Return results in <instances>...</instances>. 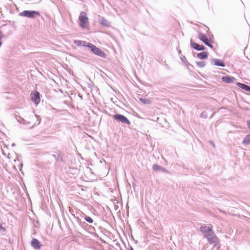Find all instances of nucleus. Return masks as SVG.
<instances>
[{"label":"nucleus","instance_id":"obj_3","mask_svg":"<svg viewBox=\"0 0 250 250\" xmlns=\"http://www.w3.org/2000/svg\"><path fill=\"white\" fill-rule=\"evenodd\" d=\"M115 120L122 122V123L126 124L128 125L130 124V121L123 115L117 114L113 116Z\"/></svg>","mask_w":250,"mask_h":250},{"label":"nucleus","instance_id":"obj_5","mask_svg":"<svg viewBox=\"0 0 250 250\" xmlns=\"http://www.w3.org/2000/svg\"><path fill=\"white\" fill-rule=\"evenodd\" d=\"M31 100L35 103L36 104H38L40 102V93L37 91H35L34 93L31 94Z\"/></svg>","mask_w":250,"mask_h":250},{"label":"nucleus","instance_id":"obj_1","mask_svg":"<svg viewBox=\"0 0 250 250\" xmlns=\"http://www.w3.org/2000/svg\"><path fill=\"white\" fill-rule=\"evenodd\" d=\"M204 236L206 237L208 242L211 244L213 245L214 246H216L219 244L218 239L212 229V226L204 227Z\"/></svg>","mask_w":250,"mask_h":250},{"label":"nucleus","instance_id":"obj_8","mask_svg":"<svg viewBox=\"0 0 250 250\" xmlns=\"http://www.w3.org/2000/svg\"><path fill=\"white\" fill-rule=\"evenodd\" d=\"M222 80L225 83H233L235 82V79L233 77L229 76H223L222 78Z\"/></svg>","mask_w":250,"mask_h":250},{"label":"nucleus","instance_id":"obj_20","mask_svg":"<svg viewBox=\"0 0 250 250\" xmlns=\"http://www.w3.org/2000/svg\"><path fill=\"white\" fill-rule=\"evenodd\" d=\"M196 63L198 65V66H199V67H202V62H197Z\"/></svg>","mask_w":250,"mask_h":250},{"label":"nucleus","instance_id":"obj_19","mask_svg":"<svg viewBox=\"0 0 250 250\" xmlns=\"http://www.w3.org/2000/svg\"><path fill=\"white\" fill-rule=\"evenodd\" d=\"M3 36V34H2V32L0 30V41H1V39L2 38ZM1 44H2V43H1V41H0V46H1Z\"/></svg>","mask_w":250,"mask_h":250},{"label":"nucleus","instance_id":"obj_12","mask_svg":"<svg viewBox=\"0 0 250 250\" xmlns=\"http://www.w3.org/2000/svg\"><path fill=\"white\" fill-rule=\"evenodd\" d=\"M243 143L245 145L250 144V135L246 136L243 141Z\"/></svg>","mask_w":250,"mask_h":250},{"label":"nucleus","instance_id":"obj_10","mask_svg":"<svg viewBox=\"0 0 250 250\" xmlns=\"http://www.w3.org/2000/svg\"><path fill=\"white\" fill-rule=\"evenodd\" d=\"M213 64L217 66H225V63L224 61L219 59H215L213 60Z\"/></svg>","mask_w":250,"mask_h":250},{"label":"nucleus","instance_id":"obj_21","mask_svg":"<svg viewBox=\"0 0 250 250\" xmlns=\"http://www.w3.org/2000/svg\"><path fill=\"white\" fill-rule=\"evenodd\" d=\"M208 57V53L206 52H204V59Z\"/></svg>","mask_w":250,"mask_h":250},{"label":"nucleus","instance_id":"obj_18","mask_svg":"<svg viewBox=\"0 0 250 250\" xmlns=\"http://www.w3.org/2000/svg\"><path fill=\"white\" fill-rule=\"evenodd\" d=\"M197 57L201 59H203V52L198 54Z\"/></svg>","mask_w":250,"mask_h":250},{"label":"nucleus","instance_id":"obj_6","mask_svg":"<svg viewBox=\"0 0 250 250\" xmlns=\"http://www.w3.org/2000/svg\"><path fill=\"white\" fill-rule=\"evenodd\" d=\"M91 51L94 54L102 57L105 58L106 57L105 53L102 51L100 48H90Z\"/></svg>","mask_w":250,"mask_h":250},{"label":"nucleus","instance_id":"obj_13","mask_svg":"<svg viewBox=\"0 0 250 250\" xmlns=\"http://www.w3.org/2000/svg\"><path fill=\"white\" fill-rule=\"evenodd\" d=\"M84 219L85 221H86L87 222L89 223H92L93 222V219L89 216H85Z\"/></svg>","mask_w":250,"mask_h":250},{"label":"nucleus","instance_id":"obj_22","mask_svg":"<svg viewBox=\"0 0 250 250\" xmlns=\"http://www.w3.org/2000/svg\"><path fill=\"white\" fill-rule=\"evenodd\" d=\"M195 48L197 50H202L203 49V48H199V47Z\"/></svg>","mask_w":250,"mask_h":250},{"label":"nucleus","instance_id":"obj_7","mask_svg":"<svg viewBox=\"0 0 250 250\" xmlns=\"http://www.w3.org/2000/svg\"><path fill=\"white\" fill-rule=\"evenodd\" d=\"M74 42L75 45L77 46H83V47H94V46L91 43H89L85 42L75 41Z\"/></svg>","mask_w":250,"mask_h":250},{"label":"nucleus","instance_id":"obj_4","mask_svg":"<svg viewBox=\"0 0 250 250\" xmlns=\"http://www.w3.org/2000/svg\"><path fill=\"white\" fill-rule=\"evenodd\" d=\"M20 15L28 18H33L34 17L35 15H39V13L35 11H24Z\"/></svg>","mask_w":250,"mask_h":250},{"label":"nucleus","instance_id":"obj_11","mask_svg":"<svg viewBox=\"0 0 250 250\" xmlns=\"http://www.w3.org/2000/svg\"><path fill=\"white\" fill-rule=\"evenodd\" d=\"M237 86H238L239 87L242 88L243 89L250 92V87L245 84L241 83H237Z\"/></svg>","mask_w":250,"mask_h":250},{"label":"nucleus","instance_id":"obj_9","mask_svg":"<svg viewBox=\"0 0 250 250\" xmlns=\"http://www.w3.org/2000/svg\"><path fill=\"white\" fill-rule=\"evenodd\" d=\"M31 246L35 249H40L41 245L40 242L36 238H33L31 242Z\"/></svg>","mask_w":250,"mask_h":250},{"label":"nucleus","instance_id":"obj_2","mask_svg":"<svg viewBox=\"0 0 250 250\" xmlns=\"http://www.w3.org/2000/svg\"><path fill=\"white\" fill-rule=\"evenodd\" d=\"M80 26L83 29H89V20L87 14L84 12L80 13L79 18Z\"/></svg>","mask_w":250,"mask_h":250},{"label":"nucleus","instance_id":"obj_16","mask_svg":"<svg viewBox=\"0 0 250 250\" xmlns=\"http://www.w3.org/2000/svg\"><path fill=\"white\" fill-rule=\"evenodd\" d=\"M153 169L154 170H158L160 169V167L158 165H155L153 167Z\"/></svg>","mask_w":250,"mask_h":250},{"label":"nucleus","instance_id":"obj_14","mask_svg":"<svg viewBox=\"0 0 250 250\" xmlns=\"http://www.w3.org/2000/svg\"><path fill=\"white\" fill-rule=\"evenodd\" d=\"M204 43H205L207 45H208L209 47H212L210 42L208 41V40H206L204 38Z\"/></svg>","mask_w":250,"mask_h":250},{"label":"nucleus","instance_id":"obj_23","mask_svg":"<svg viewBox=\"0 0 250 250\" xmlns=\"http://www.w3.org/2000/svg\"><path fill=\"white\" fill-rule=\"evenodd\" d=\"M196 47H202V46H200V45H198V44H197V45L196 46Z\"/></svg>","mask_w":250,"mask_h":250},{"label":"nucleus","instance_id":"obj_24","mask_svg":"<svg viewBox=\"0 0 250 250\" xmlns=\"http://www.w3.org/2000/svg\"><path fill=\"white\" fill-rule=\"evenodd\" d=\"M201 40L203 41V37H201Z\"/></svg>","mask_w":250,"mask_h":250},{"label":"nucleus","instance_id":"obj_15","mask_svg":"<svg viewBox=\"0 0 250 250\" xmlns=\"http://www.w3.org/2000/svg\"><path fill=\"white\" fill-rule=\"evenodd\" d=\"M107 22V21L105 19H103L101 20V23L102 24L106 25Z\"/></svg>","mask_w":250,"mask_h":250},{"label":"nucleus","instance_id":"obj_17","mask_svg":"<svg viewBox=\"0 0 250 250\" xmlns=\"http://www.w3.org/2000/svg\"><path fill=\"white\" fill-rule=\"evenodd\" d=\"M0 230L2 231L3 232L6 231V228L4 227H3L0 224Z\"/></svg>","mask_w":250,"mask_h":250}]
</instances>
